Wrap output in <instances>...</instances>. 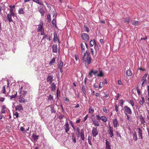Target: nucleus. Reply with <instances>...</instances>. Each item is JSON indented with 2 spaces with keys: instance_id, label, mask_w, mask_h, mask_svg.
Segmentation results:
<instances>
[{
  "instance_id": "obj_1",
  "label": "nucleus",
  "mask_w": 149,
  "mask_h": 149,
  "mask_svg": "<svg viewBox=\"0 0 149 149\" xmlns=\"http://www.w3.org/2000/svg\"><path fill=\"white\" fill-rule=\"evenodd\" d=\"M90 54L89 51L86 50L84 53L82 58V62L85 63V65L87 68H88V65L91 62V58Z\"/></svg>"
},
{
  "instance_id": "obj_18",
  "label": "nucleus",
  "mask_w": 149,
  "mask_h": 149,
  "mask_svg": "<svg viewBox=\"0 0 149 149\" xmlns=\"http://www.w3.org/2000/svg\"><path fill=\"white\" fill-rule=\"evenodd\" d=\"M123 21L124 23H129L130 20V18L129 17H124L123 18Z\"/></svg>"
},
{
  "instance_id": "obj_39",
  "label": "nucleus",
  "mask_w": 149,
  "mask_h": 149,
  "mask_svg": "<svg viewBox=\"0 0 149 149\" xmlns=\"http://www.w3.org/2000/svg\"><path fill=\"white\" fill-rule=\"evenodd\" d=\"M91 50L92 56L93 57H95L97 54V53H95V54L94 52L93 49L92 48H91Z\"/></svg>"
},
{
  "instance_id": "obj_45",
  "label": "nucleus",
  "mask_w": 149,
  "mask_h": 149,
  "mask_svg": "<svg viewBox=\"0 0 149 149\" xmlns=\"http://www.w3.org/2000/svg\"><path fill=\"white\" fill-rule=\"evenodd\" d=\"M84 27L85 29V31L87 32H88L89 31V29L87 25H84Z\"/></svg>"
},
{
  "instance_id": "obj_21",
  "label": "nucleus",
  "mask_w": 149,
  "mask_h": 149,
  "mask_svg": "<svg viewBox=\"0 0 149 149\" xmlns=\"http://www.w3.org/2000/svg\"><path fill=\"white\" fill-rule=\"evenodd\" d=\"M132 72L130 68L127 70L126 71V74L128 76H131L132 75Z\"/></svg>"
},
{
  "instance_id": "obj_34",
  "label": "nucleus",
  "mask_w": 149,
  "mask_h": 149,
  "mask_svg": "<svg viewBox=\"0 0 149 149\" xmlns=\"http://www.w3.org/2000/svg\"><path fill=\"white\" fill-rule=\"evenodd\" d=\"M14 92L15 93L14 95H12L11 96H10V100H12L13 98H14L16 97L17 95V92L14 91Z\"/></svg>"
},
{
  "instance_id": "obj_29",
  "label": "nucleus",
  "mask_w": 149,
  "mask_h": 149,
  "mask_svg": "<svg viewBox=\"0 0 149 149\" xmlns=\"http://www.w3.org/2000/svg\"><path fill=\"white\" fill-rule=\"evenodd\" d=\"M131 23L132 24L136 26L139 24V21L135 20H132V21Z\"/></svg>"
},
{
  "instance_id": "obj_26",
  "label": "nucleus",
  "mask_w": 149,
  "mask_h": 149,
  "mask_svg": "<svg viewBox=\"0 0 149 149\" xmlns=\"http://www.w3.org/2000/svg\"><path fill=\"white\" fill-rule=\"evenodd\" d=\"M107 132L109 135V136L111 137H112L114 135L113 134V130H108Z\"/></svg>"
},
{
  "instance_id": "obj_19",
  "label": "nucleus",
  "mask_w": 149,
  "mask_h": 149,
  "mask_svg": "<svg viewBox=\"0 0 149 149\" xmlns=\"http://www.w3.org/2000/svg\"><path fill=\"white\" fill-rule=\"evenodd\" d=\"M39 11L41 15V16H43L45 13L44 9L43 7H42L39 9Z\"/></svg>"
},
{
  "instance_id": "obj_9",
  "label": "nucleus",
  "mask_w": 149,
  "mask_h": 149,
  "mask_svg": "<svg viewBox=\"0 0 149 149\" xmlns=\"http://www.w3.org/2000/svg\"><path fill=\"white\" fill-rule=\"evenodd\" d=\"M92 134L93 137H95L98 135V132L97 130V127H93L92 131Z\"/></svg>"
},
{
  "instance_id": "obj_6",
  "label": "nucleus",
  "mask_w": 149,
  "mask_h": 149,
  "mask_svg": "<svg viewBox=\"0 0 149 149\" xmlns=\"http://www.w3.org/2000/svg\"><path fill=\"white\" fill-rule=\"evenodd\" d=\"M96 117H97V120H101L104 123L106 122L107 120V118L104 116H100L99 115H97L96 116Z\"/></svg>"
},
{
  "instance_id": "obj_24",
  "label": "nucleus",
  "mask_w": 149,
  "mask_h": 149,
  "mask_svg": "<svg viewBox=\"0 0 149 149\" xmlns=\"http://www.w3.org/2000/svg\"><path fill=\"white\" fill-rule=\"evenodd\" d=\"M54 39H53L54 40V41H56L57 40H58V42L59 43H60L59 40L58 38L57 37V34L56 32H54Z\"/></svg>"
},
{
  "instance_id": "obj_12",
  "label": "nucleus",
  "mask_w": 149,
  "mask_h": 149,
  "mask_svg": "<svg viewBox=\"0 0 149 149\" xmlns=\"http://www.w3.org/2000/svg\"><path fill=\"white\" fill-rule=\"evenodd\" d=\"M61 91L60 90H58V88L56 92V101H58L59 99V97L61 96Z\"/></svg>"
},
{
  "instance_id": "obj_17",
  "label": "nucleus",
  "mask_w": 149,
  "mask_h": 149,
  "mask_svg": "<svg viewBox=\"0 0 149 149\" xmlns=\"http://www.w3.org/2000/svg\"><path fill=\"white\" fill-rule=\"evenodd\" d=\"M106 148L105 149H111V144L110 143H109L107 141V140H106Z\"/></svg>"
},
{
  "instance_id": "obj_51",
  "label": "nucleus",
  "mask_w": 149,
  "mask_h": 149,
  "mask_svg": "<svg viewBox=\"0 0 149 149\" xmlns=\"http://www.w3.org/2000/svg\"><path fill=\"white\" fill-rule=\"evenodd\" d=\"M129 103L132 105V107H133L134 106V102L132 100H131Z\"/></svg>"
},
{
  "instance_id": "obj_56",
  "label": "nucleus",
  "mask_w": 149,
  "mask_h": 149,
  "mask_svg": "<svg viewBox=\"0 0 149 149\" xmlns=\"http://www.w3.org/2000/svg\"><path fill=\"white\" fill-rule=\"evenodd\" d=\"M52 24L53 25L56 24V21L55 19H53L52 22Z\"/></svg>"
},
{
  "instance_id": "obj_13",
  "label": "nucleus",
  "mask_w": 149,
  "mask_h": 149,
  "mask_svg": "<svg viewBox=\"0 0 149 149\" xmlns=\"http://www.w3.org/2000/svg\"><path fill=\"white\" fill-rule=\"evenodd\" d=\"M99 73L97 74L96 76L98 77H102L104 76V73L103 72L102 70L100 68H99Z\"/></svg>"
},
{
  "instance_id": "obj_37",
  "label": "nucleus",
  "mask_w": 149,
  "mask_h": 149,
  "mask_svg": "<svg viewBox=\"0 0 149 149\" xmlns=\"http://www.w3.org/2000/svg\"><path fill=\"white\" fill-rule=\"evenodd\" d=\"M133 139L134 141H136L137 139V136L135 131H134V133L133 134Z\"/></svg>"
},
{
  "instance_id": "obj_63",
  "label": "nucleus",
  "mask_w": 149,
  "mask_h": 149,
  "mask_svg": "<svg viewBox=\"0 0 149 149\" xmlns=\"http://www.w3.org/2000/svg\"><path fill=\"white\" fill-rule=\"evenodd\" d=\"M124 102V101L123 100H121L120 101L119 103L120 104L122 105L123 104Z\"/></svg>"
},
{
  "instance_id": "obj_33",
  "label": "nucleus",
  "mask_w": 149,
  "mask_h": 149,
  "mask_svg": "<svg viewBox=\"0 0 149 149\" xmlns=\"http://www.w3.org/2000/svg\"><path fill=\"white\" fill-rule=\"evenodd\" d=\"M19 102L20 103H24L25 102H27V101L24 98H22L20 97H19Z\"/></svg>"
},
{
  "instance_id": "obj_3",
  "label": "nucleus",
  "mask_w": 149,
  "mask_h": 149,
  "mask_svg": "<svg viewBox=\"0 0 149 149\" xmlns=\"http://www.w3.org/2000/svg\"><path fill=\"white\" fill-rule=\"evenodd\" d=\"M54 76L52 73H49L48 74L46 78L47 81L49 84L52 83L53 81Z\"/></svg>"
},
{
  "instance_id": "obj_55",
  "label": "nucleus",
  "mask_w": 149,
  "mask_h": 149,
  "mask_svg": "<svg viewBox=\"0 0 149 149\" xmlns=\"http://www.w3.org/2000/svg\"><path fill=\"white\" fill-rule=\"evenodd\" d=\"M140 121H141V124H143L144 123H145V121L144 118H142V119H141Z\"/></svg>"
},
{
  "instance_id": "obj_10",
  "label": "nucleus",
  "mask_w": 149,
  "mask_h": 149,
  "mask_svg": "<svg viewBox=\"0 0 149 149\" xmlns=\"http://www.w3.org/2000/svg\"><path fill=\"white\" fill-rule=\"evenodd\" d=\"M17 110L19 111L23 110V108L21 104H19L15 106V111H17Z\"/></svg>"
},
{
  "instance_id": "obj_36",
  "label": "nucleus",
  "mask_w": 149,
  "mask_h": 149,
  "mask_svg": "<svg viewBox=\"0 0 149 149\" xmlns=\"http://www.w3.org/2000/svg\"><path fill=\"white\" fill-rule=\"evenodd\" d=\"M81 48L82 52L83 53V52H84V50L85 49V46L83 45V44L82 43H81Z\"/></svg>"
},
{
  "instance_id": "obj_59",
  "label": "nucleus",
  "mask_w": 149,
  "mask_h": 149,
  "mask_svg": "<svg viewBox=\"0 0 149 149\" xmlns=\"http://www.w3.org/2000/svg\"><path fill=\"white\" fill-rule=\"evenodd\" d=\"M118 84L119 85H123V84L121 83V81L120 80H118Z\"/></svg>"
},
{
  "instance_id": "obj_46",
  "label": "nucleus",
  "mask_w": 149,
  "mask_h": 149,
  "mask_svg": "<svg viewBox=\"0 0 149 149\" xmlns=\"http://www.w3.org/2000/svg\"><path fill=\"white\" fill-rule=\"evenodd\" d=\"M2 92L3 94L6 93V88H5V86H3L2 87Z\"/></svg>"
},
{
  "instance_id": "obj_42",
  "label": "nucleus",
  "mask_w": 149,
  "mask_h": 149,
  "mask_svg": "<svg viewBox=\"0 0 149 149\" xmlns=\"http://www.w3.org/2000/svg\"><path fill=\"white\" fill-rule=\"evenodd\" d=\"M48 100H53V97L51 94H50L47 97Z\"/></svg>"
},
{
  "instance_id": "obj_28",
  "label": "nucleus",
  "mask_w": 149,
  "mask_h": 149,
  "mask_svg": "<svg viewBox=\"0 0 149 149\" xmlns=\"http://www.w3.org/2000/svg\"><path fill=\"white\" fill-rule=\"evenodd\" d=\"M49 106L51 108V112L52 113H55L56 112V111L55 110L54 107V105H50Z\"/></svg>"
},
{
  "instance_id": "obj_50",
  "label": "nucleus",
  "mask_w": 149,
  "mask_h": 149,
  "mask_svg": "<svg viewBox=\"0 0 149 149\" xmlns=\"http://www.w3.org/2000/svg\"><path fill=\"white\" fill-rule=\"evenodd\" d=\"M148 73H146L144 75L142 78L141 79L142 80H143L144 79H145L148 75Z\"/></svg>"
},
{
  "instance_id": "obj_30",
  "label": "nucleus",
  "mask_w": 149,
  "mask_h": 149,
  "mask_svg": "<svg viewBox=\"0 0 149 149\" xmlns=\"http://www.w3.org/2000/svg\"><path fill=\"white\" fill-rule=\"evenodd\" d=\"M12 16L10 15L9 14H8L7 15V17L8 19V20L9 22H13V20L11 18Z\"/></svg>"
},
{
  "instance_id": "obj_43",
  "label": "nucleus",
  "mask_w": 149,
  "mask_h": 149,
  "mask_svg": "<svg viewBox=\"0 0 149 149\" xmlns=\"http://www.w3.org/2000/svg\"><path fill=\"white\" fill-rule=\"evenodd\" d=\"M63 63L62 61L61 60V61L60 62L59 65H58V68H63Z\"/></svg>"
},
{
  "instance_id": "obj_48",
  "label": "nucleus",
  "mask_w": 149,
  "mask_h": 149,
  "mask_svg": "<svg viewBox=\"0 0 149 149\" xmlns=\"http://www.w3.org/2000/svg\"><path fill=\"white\" fill-rule=\"evenodd\" d=\"M81 89L82 91L83 92H84L86 91L85 87V85H83V86L82 87Z\"/></svg>"
},
{
  "instance_id": "obj_32",
  "label": "nucleus",
  "mask_w": 149,
  "mask_h": 149,
  "mask_svg": "<svg viewBox=\"0 0 149 149\" xmlns=\"http://www.w3.org/2000/svg\"><path fill=\"white\" fill-rule=\"evenodd\" d=\"M56 58L54 57L50 61L49 64V65H52L53 63H54L55 62V60H56Z\"/></svg>"
},
{
  "instance_id": "obj_11",
  "label": "nucleus",
  "mask_w": 149,
  "mask_h": 149,
  "mask_svg": "<svg viewBox=\"0 0 149 149\" xmlns=\"http://www.w3.org/2000/svg\"><path fill=\"white\" fill-rule=\"evenodd\" d=\"M64 127L65 132H68L69 130L70 129V128L69 127V125L68 122L66 121V122L65 124V125Z\"/></svg>"
},
{
  "instance_id": "obj_47",
  "label": "nucleus",
  "mask_w": 149,
  "mask_h": 149,
  "mask_svg": "<svg viewBox=\"0 0 149 149\" xmlns=\"http://www.w3.org/2000/svg\"><path fill=\"white\" fill-rule=\"evenodd\" d=\"M98 72V71L97 70L94 71L93 70H91V72L93 73L95 75Z\"/></svg>"
},
{
  "instance_id": "obj_31",
  "label": "nucleus",
  "mask_w": 149,
  "mask_h": 149,
  "mask_svg": "<svg viewBox=\"0 0 149 149\" xmlns=\"http://www.w3.org/2000/svg\"><path fill=\"white\" fill-rule=\"evenodd\" d=\"M24 8L19 9L18 10V13L20 14H24L25 13V12L24 11Z\"/></svg>"
},
{
  "instance_id": "obj_49",
  "label": "nucleus",
  "mask_w": 149,
  "mask_h": 149,
  "mask_svg": "<svg viewBox=\"0 0 149 149\" xmlns=\"http://www.w3.org/2000/svg\"><path fill=\"white\" fill-rule=\"evenodd\" d=\"M47 20L49 22L51 21V15L50 14H48L47 15Z\"/></svg>"
},
{
  "instance_id": "obj_41",
  "label": "nucleus",
  "mask_w": 149,
  "mask_h": 149,
  "mask_svg": "<svg viewBox=\"0 0 149 149\" xmlns=\"http://www.w3.org/2000/svg\"><path fill=\"white\" fill-rule=\"evenodd\" d=\"M115 107V110L116 112L118 113V112H119L118 111V107L119 106L118 105L116 104H115L114 105Z\"/></svg>"
},
{
  "instance_id": "obj_61",
  "label": "nucleus",
  "mask_w": 149,
  "mask_h": 149,
  "mask_svg": "<svg viewBox=\"0 0 149 149\" xmlns=\"http://www.w3.org/2000/svg\"><path fill=\"white\" fill-rule=\"evenodd\" d=\"M113 130V129L112 127H111L110 125H109V130Z\"/></svg>"
},
{
  "instance_id": "obj_8",
  "label": "nucleus",
  "mask_w": 149,
  "mask_h": 149,
  "mask_svg": "<svg viewBox=\"0 0 149 149\" xmlns=\"http://www.w3.org/2000/svg\"><path fill=\"white\" fill-rule=\"evenodd\" d=\"M43 21L41 20L40 21V24L38 25V32L41 31V30L43 29Z\"/></svg>"
},
{
  "instance_id": "obj_5",
  "label": "nucleus",
  "mask_w": 149,
  "mask_h": 149,
  "mask_svg": "<svg viewBox=\"0 0 149 149\" xmlns=\"http://www.w3.org/2000/svg\"><path fill=\"white\" fill-rule=\"evenodd\" d=\"M52 34L49 35L48 34H46L45 33L44 35H43L42 39L41 40V41L43 40H44L45 39H47L49 41H50L52 40Z\"/></svg>"
},
{
  "instance_id": "obj_60",
  "label": "nucleus",
  "mask_w": 149,
  "mask_h": 149,
  "mask_svg": "<svg viewBox=\"0 0 149 149\" xmlns=\"http://www.w3.org/2000/svg\"><path fill=\"white\" fill-rule=\"evenodd\" d=\"M72 140H73V141L74 142V143H75L76 142L75 138L73 136H72Z\"/></svg>"
},
{
  "instance_id": "obj_27",
  "label": "nucleus",
  "mask_w": 149,
  "mask_h": 149,
  "mask_svg": "<svg viewBox=\"0 0 149 149\" xmlns=\"http://www.w3.org/2000/svg\"><path fill=\"white\" fill-rule=\"evenodd\" d=\"M77 132L76 133V135L78 137H79L80 134V130L79 127H77L76 129Z\"/></svg>"
},
{
  "instance_id": "obj_57",
  "label": "nucleus",
  "mask_w": 149,
  "mask_h": 149,
  "mask_svg": "<svg viewBox=\"0 0 149 149\" xmlns=\"http://www.w3.org/2000/svg\"><path fill=\"white\" fill-rule=\"evenodd\" d=\"M64 116L62 115H61L58 116V118L60 120H61L64 117Z\"/></svg>"
},
{
  "instance_id": "obj_14",
  "label": "nucleus",
  "mask_w": 149,
  "mask_h": 149,
  "mask_svg": "<svg viewBox=\"0 0 149 149\" xmlns=\"http://www.w3.org/2000/svg\"><path fill=\"white\" fill-rule=\"evenodd\" d=\"M52 52L54 53H57V45L54 44L52 45Z\"/></svg>"
},
{
  "instance_id": "obj_23",
  "label": "nucleus",
  "mask_w": 149,
  "mask_h": 149,
  "mask_svg": "<svg viewBox=\"0 0 149 149\" xmlns=\"http://www.w3.org/2000/svg\"><path fill=\"white\" fill-rule=\"evenodd\" d=\"M80 135L81 140L83 141H84V130L83 129H82L81 130Z\"/></svg>"
},
{
  "instance_id": "obj_58",
  "label": "nucleus",
  "mask_w": 149,
  "mask_h": 149,
  "mask_svg": "<svg viewBox=\"0 0 149 149\" xmlns=\"http://www.w3.org/2000/svg\"><path fill=\"white\" fill-rule=\"evenodd\" d=\"M143 81L142 83V86H143V85L144 84H146V79H144V80H143Z\"/></svg>"
},
{
  "instance_id": "obj_22",
  "label": "nucleus",
  "mask_w": 149,
  "mask_h": 149,
  "mask_svg": "<svg viewBox=\"0 0 149 149\" xmlns=\"http://www.w3.org/2000/svg\"><path fill=\"white\" fill-rule=\"evenodd\" d=\"M39 136V135H35L34 133H33L32 135V137L33 139V140L35 141H37L38 140Z\"/></svg>"
},
{
  "instance_id": "obj_20",
  "label": "nucleus",
  "mask_w": 149,
  "mask_h": 149,
  "mask_svg": "<svg viewBox=\"0 0 149 149\" xmlns=\"http://www.w3.org/2000/svg\"><path fill=\"white\" fill-rule=\"evenodd\" d=\"M113 123L114 127H117L118 126V123L116 118H115L113 120Z\"/></svg>"
},
{
  "instance_id": "obj_62",
  "label": "nucleus",
  "mask_w": 149,
  "mask_h": 149,
  "mask_svg": "<svg viewBox=\"0 0 149 149\" xmlns=\"http://www.w3.org/2000/svg\"><path fill=\"white\" fill-rule=\"evenodd\" d=\"M60 106H61V108L62 112L64 113V112H65V111H64V109L63 108V105L61 104Z\"/></svg>"
},
{
  "instance_id": "obj_40",
  "label": "nucleus",
  "mask_w": 149,
  "mask_h": 149,
  "mask_svg": "<svg viewBox=\"0 0 149 149\" xmlns=\"http://www.w3.org/2000/svg\"><path fill=\"white\" fill-rule=\"evenodd\" d=\"M94 112V110L93 109L92 107H90L89 109L88 113H93Z\"/></svg>"
},
{
  "instance_id": "obj_44",
  "label": "nucleus",
  "mask_w": 149,
  "mask_h": 149,
  "mask_svg": "<svg viewBox=\"0 0 149 149\" xmlns=\"http://www.w3.org/2000/svg\"><path fill=\"white\" fill-rule=\"evenodd\" d=\"M136 89L137 91V93H138V94L139 95L141 94V92L140 91L139 88V86H137L136 87Z\"/></svg>"
},
{
  "instance_id": "obj_16",
  "label": "nucleus",
  "mask_w": 149,
  "mask_h": 149,
  "mask_svg": "<svg viewBox=\"0 0 149 149\" xmlns=\"http://www.w3.org/2000/svg\"><path fill=\"white\" fill-rule=\"evenodd\" d=\"M56 86L54 83H52L51 84V89L52 91H54L56 90Z\"/></svg>"
},
{
  "instance_id": "obj_2",
  "label": "nucleus",
  "mask_w": 149,
  "mask_h": 149,
  "mask_svg": "<svg viewBox=\"0 0 149 149\" xmlns=\"http://www.w3.org/2000/svg\"><path fill=\"white\" fill-rule=\"evenodd\" d=\"M93 116H95L93 114L91 116V119H92V121L93 124L95 126H96L97 127H99L100 125V121L97 119V117L93 118Z\"/></svg>"
},
{
  "instance_id": "obj_64",
  "label": "nucleus",
  "mask_w": 149,
  "mask_h": 149,
  "mask_svg": "<svg viewBox=\"0 0 149 149\" xmlns=\"http://www.w3.org/2000/svg\"><path fill=\"white\" fill-rule=\"evenodd\" d=\"M9 14H10V15L13 17H14L15 16V14L14 13V12H12Z\"/></svg>"
},
{
  "instance_id": "obj_4",
  "label": "nucleus",
  "mask_w": 149,
  "mask_h": 149,
  "mask_svg": "<svg viewBox=\"0 0 149 149\" xmlns=\"http://www.w3.org/2000/svg\"><path fill=\"white\" fill-rule=\"evenodd\" d=\"M124 109L125 115H127V114H132V111L131 110L129 107L127 106H125L124 107Z\"/></svg>"
},
{
  "instance_id": "obj_15",
  "label": "nucleus",
  "mask_w": 149,
  "mask_h": 149,
  "mask_svg": "<svg viewBox=\"0 0 149 149\" xmlns=\"http://www.w3.org/2000/svg\"><path fill=\"white\" fill-rule=\"evenodd\" d=\"M137 129L138 130V135L139 136V137H140V139H143V137H142V130L139 127H138L137 128Z\"/></svg>"
},
{
  "instance_id": "obj_7",
  "label": "nucleus",
  "mask_w": 149,
  "mask_h": 149,
  "mask_svg": "<svg viewBox=\"0 0 149 149\" xmlns=\"http://www.w3.org/2000/svg\"><path fill=\"white\" fill-rule=\"evenodd\" d=\"M81 37L83 40L86 41H88L89 38V35L87 33H85L81 34Z\"/></svg>"
},
{
  "instance_id": "obj_38",
  "label": "nucleus",
  "mask_w": 149,
  "mask_h": 149,
  "mask_svg": "<svg viewBox=\"0 0 149 149\" xmlns=\"http://www.w3.org/2000/svg\"><path fill=\"white\" fill-rule=\"evenodd\" d=\"M13 114L15 116H16L15 117H14V119L16 118H17L19 116V113H18L17 111H15V112H13Z\"/></svg>"
},
{
  "instance_id": "obj_52",
  "label": "nucleus",
  "mask_w": 149,
  "mask_h": 149,
  "mask_svg": "<svg viewBox=\"0 0 149 149\" xmlns=\"http://www.w3.org/2000/svg\"><path fill=\"white\" fill-rule=\"evenodd\" d=\"M116 133L118 136L120 138L121 137V136L120 135V134L118 132L116 131Z\"/></svg>"
},
{
  "instance_id": "obj_54",
  "label": "nucleus",
  "mask_w": 149,
  "mask_h": 149,
  "mask_svg": "<svg viewBox=\"0 0 149 149\" xmlns=\"http://www.w3.org/2000/svg\"><path fill=\"white\" fill-rule=\"evenodd\" d=\"M42 31H40V35H44L45 33H44V29H43L41 30Z\"/></svg>"
},
{
  "instance_id": "obj_53",
  "label": "nucleus",
  "mask_w": 149,
  "mask_h": 149,
  "mask_svg": "<svg viewBox=\"0 0 149 149\" xmlns=\"http://www.w3.org/2000/svg\"><path fill=\"white\" fill-rule=\"evenodd\" d=\"M103 111L105 113H106L107 112V109L106 108V107H104L103 108Z\"/></svg>"
},
{
  "instance_id": "obj_25",
  "label": "nucleus",
  "mask_w": 149,
  "mask_h": 149,
  "mask_svg": "<svg viewBox=\"0 0 149 149\" xmlns=\"http://www.w3.org/2000/svg\"><path fill=\"white\" fill-rule=\"evenodd\" d=\"M96 43L95 39H93V40H91L90 42V46L91 47H93V45H94Z\"/></svg>"
},
{
  "instance_id": "obj_35",
  "label": "nucleus",
  "mask_w": 149,
  "mask_h": 149,
  "mask_svg": "<svg viewBox=\"0 0 149 149\" xmlns=\"http://www.w3.org/2000/svg\"><path fill=\"white\" fill-rule=\"evenodd\" d=\"M94 46V49L95 50L96 53H97V52L99 50V48L97 45V44L96 43V44Z\"/></svg>"
}]
</instances>
